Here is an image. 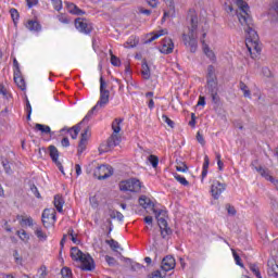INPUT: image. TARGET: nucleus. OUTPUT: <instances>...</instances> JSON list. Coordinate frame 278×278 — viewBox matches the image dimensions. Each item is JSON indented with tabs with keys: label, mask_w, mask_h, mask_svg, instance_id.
<instances>
[{
	"label": "nucleus",
	"mask_w": 278,
	"mask_h": 278,
	"mask_svg": "<svg viewBox=\"0 0 278 278\" xmlns=\"http://www.w3.org/2000/svg\"><path fill=\"white\" fill-rule=\"evenodd\" d=\"M208 168H210V156L205 155L202 170H208Z\"/></svg>",
	"instance_id": "53"
},
{
	"label": "nucleus",
	"mask_w": 278,
	"mask_h": 278,
	"mask_svg": "<svg viewBox=\"0 0 278 278\" xmlns=\"http://www.w3.org/2000/svg\"><path fill=\"white\" fill-rule=\"evenodd\" d=\"M106 244H109V247L112 249V251H114L115 253H118V251H123V248H121V244L118 243V241L111 239V240H106Z\"/></svg>",
	"instance_id": "29"
},
{
	"label": "nucleus",
	"mask_w": 278,
	"mask_h": 278,
	"mask_svg": "<svg viewBox=\"0 0 278 278\" xmlns=\"http://www.w3.org/2000/svg\"><path fill=\"white\" fill-rule=\"evenodd\" d=\"M68 131H70V135H71V138L73 140H77V136H79V131H81V124H78V125L74 126Z\"/></svg>",
	"instance_id": "31"
},
{
	"label": "nucleus",
	"mask_w": 278,
	"mask_h": 278,
	"mask_svg": "<svg viewBox=\"0 0 278 278\" xmlns=\"http://www.w3.org/2000/svg\"><path fill=\"white\" fill-rule=\"evenodd\" d=\"M226 210H227V212H228V214H229L230 216H236V207H233V206L227 204V205H226Z\"/></svg>",
	"instance_id": "55"
},
{
	"label": "nucleus",
	"mask_w": 278,
	"mask_h": 278,
	"mask_svg": "<svg viewBox=\"0 0 278 278\" xmlns=\"http://www.w3.org/2000/svg\"><path fill=\"white\" fill-rule=\"evenodd\" d=\"M111 218H117V220H124L125 216L123 215V213L118 211H113L111 213Z\"/></svg>",
	"instance_id": "43"
},
{
	"label": "nucleus",
	"mask_w": 278,
	"mask_h": 278,
	"mask_svg": "<svg viewBox=\"0 0 278 278\" xmlns=\"http://www.w3.org/2000/svg\"><path fill=\"white\" fill-rule=\"evenodd\" d=\"M10 12L13 21H18V11L16 9H11Z\"/></svg>",
	"instance_id": "59"
},
{
	"label": "nucleus",
	"mask_w": 278,
	"mask_h": 278,
	"mask_svg": "<svg viewBox=\"0 0 278 278\" xmlns=\"http://www.w3.org/2000/svg\"><path fill=\"white\" fill-rule=\"evenodd\" d=\"M105 262L109 264V266H116V258L110 255L105 256Z\"/></svg>",
	"instance_id": "52"
},
{
	"label": "nucleus",
	"mask_w": 278,
	"mask_h": 278,
	"mask_svg": "<svg viewBox=\"0 0 278 278\" xmlns=\"http://www.w3.org/2000/svg\"><path fill=\"white\" fill-rule=\"evenodd\" d=\"M35 130L40 131V134H51V127H49L45 124H36Z\"/></svg>",
	"instance_id": "30"
},
{
	"label": "nucleus",
	"mask_w": 278,
	"mask_h": 278,
	"mask_svg": "<svg viewBox=\"0 0 278 278\" xmlns=\"http://www.w3.org/2000/svg\"><path fill=\"white\" fill-rule=\"evenodd\" d=\"M96 110L99 109H94V106L86 114V116L83 118V121L79 123L80 125H83V123H88L90 121V118H92V116H94V112Z\"/></svg>",
	"instance_id": "34"
},
{
	"label": "nucleus",
	"mask_w": 278,
	"mask_h": 278,
	"mask_svg": "<svg viewBox=\"0 0 278 278\" xmlns=\"http://www.w3.org/2000/svg\"><path fill=\"white\" fill-rule=\"evenodd\" d=\"M148 5H150V8H155L156 5H160V0H146Z\"/></svg>",
	"instance_id": "58"
},
{
	"label": "nucleus",
	"mask_w": 278,
	"mask_h": 278,
	"mask_svg": "<svg viewBox=\"0 0 278 278\" xmlns=\"http://www.w3.org/2000/svg\"><path fill=\"white\" fill-rule=\"evenodd\" d=\"M61 275L63 278H73V271L68 267H63L61 269Z\"/></svg>",
	"instance_id": "38"
},
{
	"label": "nucleus",
	"mask_w": 278,
	"mask_h": 278,
	"mask_svg": "<svg viewBox=\"0 0 278 278\" xmlns=\"http://www.w3.org/2000/svg\"><path fill=\"white\" fill-rule=\"evenodd\" d=\"M175 179H176V181H179L181 184V186H189V184H190V182H188L186 177H184L181 175H175Z\"/></svg>",
	"instance_id": "42"
},
{
	"label": "nucleus",
	"mask_w": 278,
	"mask_h": 278,
	"mask_svg": "<svg viewBox=\"0 0 278 278\" xmlns=\"http://www.w3.org/2000/svg\"><path fill=\"white\" fill-rule=\"evenodd\" d=\"M49 153L52 162L58 166L59 170L61 173H64V167L62 166V163L59 161L60 159V152L58 151V148L55 146H50L49 147Z\"/></svg>",
	"instance_id": "14"
},
{
	"label": "nucleus",
	"mask_w": 278,
	"mask_h": 278,
	"mask_svg": "<svg viewBox=\"0 0 278 278\" xmlns=\"http://www.w3.org/2000/svg\"><path fill=\"white\" fill-rule=\"evenodd\" d=\"M174 49H175V43L173 42V39L165 38L162 40L161 48H160L161 53L168 55L173 53Z\"/></svg>",
	"instance_id": "15"
},
{
	"label": "nucleus",
	"mask_w": 278,
	"mask_h": 278,
	"mask_svg": "<svg viewBox=\"0 0 278 278\" xmlns=\"http://www.w3.org/2000/svg\"><path fill=\"white\" fill-rule=\"evenodd\" d=\"M88 144V141H79L78 144V153L79 155H81V153H84L86 151V146Z\"/></svg>",
	"instance_id": "47"
},
{
	"label": "nucleus",
	"mask_w": 278,
	"mask_h": 278,
	"mask_svg": "<svg viewBox=\"0 0 278 278\" xmlns=\"http://www.w3.org/2000/svg\"><path fill=\"white\" fill-rule=\"evenodd\" d=\"M250 270L257 278H262V273H260V267L255 264H250Z\"/></svg>",
	"instance_id": "37"
},
{
	"label": "nucleus",
	"mask_w": 278,
	"mask_h": 278,
	"mask_svg": "<svg viewBox=\"0 0 278 278\" xmlns=\"http://www.w3.org/2000/svg\"><path fill=\"white\" fill-rule=\"evenodd\" d=\"M41 218L45 227H49V225H53L55 220H58L55 210L46 208L42 213Z\"/></svg>",
	"instance_id": "13"
},
{
	"label": "nucleus",
	"mask_w": 278,
	"mask_h": 278,
	"mask_svg": "<svg viewBox=\"0 0 278 278\" xmlns=\"http://www.w3.org/2000/svg\"><path fill=\"white\" fill-rule=\"evenodd\" d=\"M162 121L163 123H166V125H168V127H170L172 129L173 127H175V122H173L168 116L162 115Z\"/></svg>",
	"instance_id": "45"
},
{
	"label": "nucleus",
	"mask_w": 278,
	"mask_h": 278,
	"mask_svg": "<svg viewBox=\"0 0 278 278\" xmlns=\"http://www.w3.org/2000/svg\"><path fill=\"white\" fill-rule=\"evenodd\" d=\"M58 21L60 23H62L63 25H68L71 23V20H68V16L64 15V14H59L56 16Z\"/></svg>",
	"instance_id": "40"
},
{
	"label": "nucleus",
	"mask_w": 278,
	"mask_h": 278,
	"mask_svg": "<svg viewBox=\"0 0 278 278\" xmlns=\"http://www.w3.org/2000/svg\"><path fill=\"white\" fill-rule=\"evenodd\" d=\"M141 75L143 79H151V70L149 68V64L143 62L141 65Z\"/></svg>",
	"instance_id": "28"
},
{
	"label": "nucleus",
	"mask_w": 278,
	"mask_h": 278,
	"mask_svg": "<svg viewBox=\"0 0 278 278\" xmlns=\"http://www.w3.org/2000/svg\"><path fill=\"white\" fill-rule=\"evenodd\" d=\"M255 164H257V161H254L251 166L252 168L256 172L260 173L261 177H264V179H266L267 181H270V184H274L276 186V189L278 190V180L275 179L273 176H270V172H268V169L260 166H255Z\"/></svg>",
	"instance_id": "11"
},
{
	"label": "nucleus",
	"mask_w": 278,
	"mask_h": 278,
	"mask_svg": "<svg viewBox=\"0 0 278 278\" xmlns=\"http://www.w3.org/2000/svg\"><path fill=\"white\" fill-rule=\"evenodd\" d=\"M88 138H90V130L87 128L81 132L80 141L88 142Z\"/></svg>",
	"instance_id": "49"
},
{
	"label": "nucleus",
	"mask_w": 278,
	"mask_h": 278,
	"mask_svg": "<svg viewBox=\"0 0 278 278\" xmlns=\"http://www.w3.org/2000/svg\"><path fill=\"white\" fill-rule=\"evenodd\" d=\"M93 175L101 181L112 177L114 175V169L110 165H100L94 169Z\"/></svg>",
	"instance_id": "8"
},
{
	"label": "nucleus",
	"mask_w": 278,
	"mask_h": 278,
	"mask_svg": "<svg viewBox=\"0 0 278 278\" xmlns=\"http://www.w3.org/2000/svg\"><path fill=\"white\" fill-rule=\"evenodd\" d=\"M75 27L80 34L88 35L92 31V24L86 18L78 17L75 20Z\"/></svg>",
	"instance_id": "12"
},
{
	"label": "nucleus",
	"mask_w": 278,
	"mask_h": 278,
	"mask_svg": "<svg viewBox=\"0 0 278 278\" xmlns=\"http://www.w3.org/2000/svg\"><path fill=\"white\" fill-rule=\"evenodd\" d=\"M68 236H71V240L74 244H79V239H77V235H75L73 229L68 230Z\"/></svg>",
	"instance_id": "46"
},
{
	"label": "nucleus",
	"mask_w": 278,
	"mask_h": 278,
	"mask_svg": "<svg viewBox=\"0 0 278 278\" xmlns=\"http://www.w3.org/2000/svg\"><path fill=\"white\" fill-rule=\"evenodd\" d=\"M236 5L239 8L237 11L233 10V7H231V2L224 0L223 5L225 12L227 14H230V16H237L238 21H240V16H244V12H247L248 16H251V8L249 7V3H247L245 0H233ZM247 5V8H244Z\"/></svg>",
	"instance_id": "4"
},
{
	"label": "nucleus",
	"mask_w": 278,
	"mask_h": 278,
	"mask_svg": "<svg viewBox=\"0 0 278 278\" xmlns=\"http://www.w3.org/2000/svg\"><path fill=\"white\" fill-rule=\"evenodd\" d=\"M28 8H34L35 5H38V0H26Z\"/></svg>",
	"instance_id": "61"
},
{
	"label": "nucleus",
	"mask_w": 278,
	"mask_h": 278,
	"mask_svg": "<svg viewBox=\"0 0 278 278\" xmlns=\"http://www.w3.org/2000/svg\"><path fill=\"white\" fill-rule=\"evenodd\" d=\"M13 66H14V73H17V71H21V65L18 64V61L16 59L13 60Z\"/></svg>",
	"instance_id": "62"
},
{
	"label": "nucleus",
	"mask_w": 278,
	"mask_h": 278,
	"mask_svg": "<svg viewBox=\"0 0 278 278\" xmlns=\"http://www.w3.org/2000/svg\"><path fill=\"white\" fill-rule=\"evenodd\" d=\"M164 1L168 9L164 11V15L162 18L163 23L167 18H175V2H173V0H164Z\"/></svg>",
	"instance_id": "16"
},
{
	"label": "nucleus",
	"mask_w": 278,
	"mask_h": 278,
	"mask_svg": "<svg viewBox=\"0 0 278 278\" xmlns=\"http://www.w3.org/2000/svg\"><path fill=\"white\" fill-rule=\"evenodd\" d=\"M262 75H263V77H266L267 79H270V77H273V72L268 67H263L262 68Z\"/></svg>",
	"instance_id": "44"
},
{
	"label": "nucleus",
	"mask_w": 278,
	"mask_h": 278,
	"mask_svg": "<svg viewBox=\"0 0 278 278\" xmlns=\"http://www.w3.org/2000/svg\"><path fill=\"white\" fill-rule=\"evenodd\" d=\"M71 257L74 262H80L81 270L91 271L94 270V258L90 254H84L78 248L71 249Z\"/></svg>",
	"instance_id": "3"
},
{
	"label": "nucleus",
	"mask_w": 278,
	"mask_h": 278,
	"mask_svg": "<svg viewBox=\"0 0 278 278\" xmlns=\"http://www.w3.org/2000/svg\"><path fill=\"white\" fill-rule=\"evenodd\" d=\"M111 64L113 66H121V59L117 58L116 55H111Z\"/></svg>",
	"instance_id": "50"
},
{
	"label": "nucleus",
	"mask_w": 278,
	"mask_h": 278,
	"mask_svg": "<svg viewBox=\"0 0 278 278\" xmlns=\"http://www.w3.org/2000/svg\"><path fill=\"white\" fill-rule=\"evenodd\" d=\"M148 161L150 162L151 166L153 168H157V164H160V159L153 154H151L149 157H148Z\"/></svg>",
	"instance_id": "35"
},
{
	"label": "nucleus",
	"mask_w": 278,
	"mask_h": 278,
	"mask_svg": "<svg viewBox=\"0 0 278 278\" xmlns=\"http://www.w3.org/2000/svg\"><path fill=\"white\" fill-rule=\"evenodd\" d=\"M119 190L122 192H140L142 190V182L137 178H130L119 182Z\"/></svg>",
	"instance_id": "6"
},
{
	"label": "nucleus",
	"mask_w": 278,
	"mask_h": 278,
	"mask_svg": "<svg viewBox=\"0 0 278 278\" xmlns=\"http://www.w3.org/2000/svg\"><path fill=\"white\" fill-rule=\"evenodd\" d=\"M17 220H20L22 227H31L34 225V218L29 216H17Z\"/></svg>",
	"instance_id": "25"
},
{
	"label": "nucleus",
	"mask_w": 278,
	"mask_h": 278,
	"mask_svg": "<svg viewBox=\"0 0 278 278\" xmlns=\"http://www.w3.org/2000/svg\"><path fill=\"white\" fill-rule=\"evenodd\" d=\"M14 81L20 90H25L27 88L25 79L21 75V71L14 72Z\"/></svg>",
	"instance_id": "22"
},
{
	"label": "nucleus",
	"mask_w": 278,
	"mask_h": 278,
	"mask_svg": "<svg viewBox=\"0 0 278 278\" xmlns=\"http://www.w3.org/2000/svg\"><path fill=\"white\" fill-rule=\"evenodd\" d=\"M89 202H90L91 207H93V210H97V207H99V202L97 201L96 197L90 198Z\"/></svg>",
	"instance_id": "54"
},
{
	"label": "nucleus",
	"mask_w": 278,
	"mask_h": 278,
	"mask_svg": "<svg viewBox=\"0 0 278 278\" xmlns=\"http://www.w3.org/2000/svg\"><path fill=\"white\" fill-rule=\"evenodd\" d=\"M1 164L8 175H12V168L10 167V161L8 159H2Z\"/></svg>",
	"instance_id": "36"
},
{
	"label": "nucleus",
	"mask_w": 278,
	"mask_h": 278,
	"mask_svg": "<svg viewBox=\"0 0 278 278\" xmlns=\"http://www.w3.org/2000/svg\"><path fill=\"white\" fill-rule=\"evenodd\" d=\"M197 140L202 147H205V138H203V135H201V132L197 134Z\"/></svg>",
	"instance_id": "56"
},
{
	"label": "nucleus",
	"mask_w": 278,
	"mask_h": 278,
	"mask_svg": "<svg viewBox=\"0 0 278 278\" xmlns=\"http://www.w3.org/2000/svg\"><path fill=\"white\" fill-rule=\"evenodd\" d=\"M187 21L188 33L182 34L184 45L188 47L191 53H197L199 47L197 38H200L204 55H206L211 62H216V53H214V50L205 42V38H207V33L210 31V24L207 22L199 24V15L194 9L189 10Z\"/></svg>",
	"instance_id": "1"
},
{
	"label": "nucleus",
	"mask_w": 278,
	"mask_h": 278,
	"mask_svg": "<svg viewBox=\"0 0 278 278\" xmlns=\"http://www.w3.org/2000/svg\"><path fill=\"white\" fill-rule=\"evenodd\" d=\"M66 9L70 12V14H76L77 16H80V14H84V11L77 8L75 3L72 2H65Z\"/></svg>",
	"instance_id": "24"
},
{
	"label": "nucleus",
	"mask_w": 278,
	"mask_h": 278,
	"mask_svg": "<svg viewBox=\"0 0 278 278\" xmlns=\"http://www.w3.org/2000/svg\"><path fill=\"white\" fill-rule=\"evenodd\" d=\"M61 144L62 147H71V141L65 137L62 139Z\"/></svg>",
	"instance_id": "63"
},
{
	"label": "nucleus",
	"mask_w": 278,
	"mask_h": 278,
	"mask_svg": "<svg viewBox=\"0 0 278 278\" xmlns=\"http://www.w3.org/2000/svg\"><path fill=\"white\" fill-rule=\"evenodd\" d=\"M151 278H162V273L160 270L153 271Z\"/></svg>",
	"instance_id": "64"
},
{
	"label": "nucleus",
	"mask_w": 278,
	"mask_h": 278,
	"mask_svg": "<svg viewBox=\"0 0 278 278\" xmlns=\"http://www.w3.org/2000/svg\"><path fill=\"white\" fill-rule=\"evenodd\" d=\"M175 264H176L175 263V257H173V256H165L162 260L161 268L165 273H168V270H173V268H175Z\"/></svg>",
	"instance_id": "18"
},
{
	"label": "nucleus",
	"mask_w": 278,
	"mask_h": 278,
	"mask_svg": "<svg viewBox=\"0 0 278 278\" xmlns=\"http://www.w3.org/2000/svg\"><path fill=\"white\" fill-rule=\"evenodd\" d=\"M166 34H168L167 29H161L156 33H150L148 35V39L146 40V45L153 42V40H157V38H161V36H166Z\"/></svg>",
	"instance_id": "21"
},
{
	"label": "nucleus",
	"mask_w": 278,
	"mask_h": 278,
	"mask_svg": "<svg viewBox=\"0 0 278 278\" xmlns=\"http://www.w3.org/2000/svg\"><path fill=\"white\" fill-rule=\"evenodd\" d=\"M17 236L23 242H29V235L25 230H18Z\"/></svg>",
	"instance_id": "39"
},
{
	"label": "nucleus",
	"mask_w": 278,
	"mask_h": 278,
	"mask_svg": "<svg viewBox=\"0 0 278 278\" xmlns=\"http://www.w3.org/2000/svg\"><path fill=\"white\" fill-rule=\"evenodd\" d=\"M38 275H39V278H45L47 277V266H41L39 269H38Z\"/></svg>",
	"instance_id": "51"
},
{
	"label": "nucleus",
	"mask_w": 278,
	"mask_h": 278,
	"mask_svg": "<svg viewBox=\"0 0 278 278\" xmlns=\"http://www.w3.org/2000/svg\"><path fill=\"white\" fill-rule=\"evenodd\" d=\"M139 39L136 36H130L128 40L124 43L125 49H134L138 47Z\"/></svg>",
	"instance_id": "26"
},
{
	"label": "nucleus",
	"mask_w": 278,
	"mask_h": 278,
	"mask_svg": "<svg viewBox=\"0 0 278 278\" xmlns=\"http://www.w3.org/2000/svg\"><path fill=\"white\" fill-rule=\"evenodd\" d=\"M0 94H2V97L8 98V89L5 88L4 84H0Z\"/></svg>",
	"instance_id": "57"
},
{
	"label": "nucleus",
	"mask_w": 278,
	"mask_h": 278,
	"mask_svg": "<svg viewBox=\"0 0 278 278\" xmlns=\"http://www.w3.org/2000/svg\"><path fill=\"white\" fill-rule=\"evenodd\" d=\"M239 88L243 92V97H245V99H251V90L249 89V86H247V84L241 81L239 84Z\"/></svg>",
	"instance_id": "32"
},
{
	"label": "nucleus",
	"mask_w": 278,
	"mask_h": 278,
	"mask_svg": "<svg viewBox=\"0 0 278 278\" xmlns=\"http://www.w3.org/2000/svg\"><path fill=\"white\" fill-rule=\"evenodd\" d=\"M227 190V185L218 181V180H213L211 184V194L215 201H218L220 199V194Z\"/></svg>",
	"instance_id": "10"
},
{
	"label": "nucleus",
	"mask_w": 278,
	"mask_h": 278,
	"mask_svg": "<svg viewBox=\"0 0 278 278\" xmlns=\"http://www.w3.org/2000/svg\"><path fill=\"white\" fill-rule=\"evenodd\" d=\"M35 236L38 238V240H40L41 242H47V233H45V231H42V228H36L35 230Z\"/></svg>",
	"instance_id": "33"
},
{
	"label": "nucleus",
	"mask_w": 278,
	"mask_h": 278,
	"mask_svg": "<svg viewBox=\"0 0 278 278\" xmlns=\"http://www.w3.org/2000/svg\"><path fill=\"white\" fill-rule=\"evenodd\" d=\"M26 113H27V121L31 118V103H29V99H26Z\"/></svg>",
	"instance_id": "48"
},
{
	"label": "nucleus",
	"mask_w": 278,
	"mask_h": 278,
	"mask_svg": "<svg viewBox=\"0 0 278 278\" xmlns=\"http://www.w3.org/2000/svg\"><path fill=\"white\" fill-rule=\"evenodd\" d=\"M267 273L269 275V277H278V265L277 262H275V260H268L267 262Z\"/></svg>",
	"instance_id": "20"
},
{
	"label": "nucleus",
	"mask_w": 278,
	"mask_h": 278,
	"mask_svg": "<svg viewBox=\"0 0 278 278\" xmlns=\"http://www.w3.org/2000/svg\"><path fill=\"white\" fill-rule=\"evenodd\" d=\"M232 255H233V258H235V262H236L237 266H240L241 268H244V264H242L240 255H238V253H236V250H232Z\"/></svg>",
	"instance_id": "41"
},
{
	"label": "nucleus",
	"mask_w": 278,
	"mask_h": 278,
	"mask_svg": "<svg viewBox=\"0 0 278 278\" xmlns=\"http://www.w3.org/2000/svg\"><path fill=\"white\" fill-rule=\"evenodd\" d=\"M245 11L244 15H239V23L244 27V31L247 34L245 38V47L253 60L260 55L262 52V47L260 46L257 31L255 30V26L253 24V17L249 16L247 12H249V8L247 4L244 5Z\"/></svg>",
	"instance_id": "2"
},
{
	"label": "nucleus",
	"mask_w": 278,
	"mask_h": 278,
	"mask_svg": "<svg viewBox=\"0 0 278 278\" xmlns=\"http://www.w3.org/2000/svg\"><path fill=\"white\" fill-rule=\"evenodd\" d=\"M139 205H141V207H143V210H150L152 207L153 208V201H151L150 198H148L147 195H141L139 198Z\"/></svg>",
	"instance_id": "23"
},
{
	"label": "nucleus",
	"mask_w": 278,
	"mask_h": 278,
	"mask_svg": "<svg viewBox=\"0 0 278 278\" xmlns=\"http://www.w3.org/2000/svg\"><path fill=\"white\" fill-rule=\"evenodd\" d=\"M25 27L26 29H28V31H33V34H38L39 31H42V26L40 25V22L36 20H28L25 23Z\"/></svg>",
	"instance_id": "19"
},
{
	"label": "nucleus",
	"mask_w": 278,
	"mask_h": 278,
	"mask_svg": "<svg viewBox=\"0 0 278 278\" xmlns=\"http://www.w3.org/2000/svg\"><path fill=\"white\" fill-rule=\"evenodd\" d=\"M153 213L155 214V218L159 223V227L161 229V236L163 238H166V236H170L172 230H170V228H168V223L166 222V219L164 217H160V216H162V211H157V210L153 208Z\"/></svg>",
	"instance_id": "9"
},
{
	"label": "nucleus",
	"mask_w": 278,
	"mask_h": 278,
	"mask_svg": "<svg viewBox=\"0 0 278 278\" xmlns=\"http://www.w3.org/2000/svg\"><path fill=\"white\" fill-rule=\"evenodd\" d=\"M110 103V90L105 89V81L103 77L100 78V99L94 105L93 110H100L101 108H105Z\"/></svg>",
	"instance_id": "7"
},
{
	"label": "nucleus",
	"mask_w": 278,
	"mask_h": 278,
	"mask_svg": "<svg viewBox=\"0 0 278 278\" xmlns=\"http://www.w3.org/2000/svg\"><path fill=\"white\" fill-rule=\"evenodd\" d=\"M123 117H117L112 122V135L111 137L108 139V147L109 149H112L114 147H118V144H121V129H122V125H123Z\"/></svg>",
	"instance_id": "5"
},
{
	"label": "nucleus",
	"mask_w": 278,
	"mask_h": 278,
	"mask_svg": "<svg viewBox=\"0 0 278 278\" xmlns=\"http://www.w3.org/2000/svg\"><path fill=\"white\" fill-rule=\"evenodd\" d=\"M54 207L56 208V211L62 213L63 207H64V198H62L61 195H55L54 197Z\"/></svg>",
	"instance_id": "27"
},
{
	"label": "nucleus",
	"mask_w": 278,
	"mask_h": 278,
	"mask_svg": "<svg viewBox=\"0 0 278 278\" xmlns=\"http://www.w3.org/2000/svg\"><path fill=\"white\" fill-rule=\"evenodd\" d=\"M143 220H144L146 225L153 227V217L152 216H146Z\"/></svg>",
	"instance_id": "60"
},
{
	"label": "nucleus",
	"mask_w": 278,
	"mask_h": 278,
	"mask_svg": "<svg viewBox=\"0 0 278 278\" xmlns=\"http://www.w3.org/2000/svg\"><path fill=\"white\" fill-rule=\"evenodd\" d=\"M207 86L208 88H216V70L213 65H208L207 67Z\"/></svg>",
	"instance_id": "17"
}]
</instances>
